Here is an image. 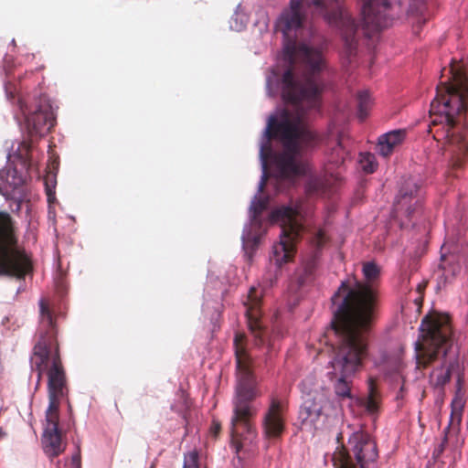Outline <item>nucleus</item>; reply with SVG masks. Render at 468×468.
<instances>
[{"label":"nucleus","mask_w":468,"mask_h":468,"mask_svg":"<svg viewBox=\"0 0 468 468\" xmlns=\"http://www.w3.org/2000/svg\"><path fill=\"white\" fill-rule=\"evenodd\" d=\"M285 58L290 68L282 77V97L294 107V112L282 110L279 116L271 115L266 127L268 140L278 139L283 151L275 155V165L284 178L300 176L305 166L299 160L303 151L319 143L317 133L305 122L308 111H318L324 80L320 73L324 67L322 52L318 48L295 41L285 47Z\"/></svg>","instance_id":"obj_1"},{"label":"nucleus","mask_w":468,"mask_h":468,"mask_svg":"<svg viewBox=\"0 0 468 468\" xmlns=\"http://www.w3.org/2000/svg\"><path fill=\"white\" fill-rule=\"evenodd\" d=\"M451 77L437 87L431 103L429 133L434 140L447 145L451 165L461 168L468 155V142L463 133L467 110L468 79L463 68L452 59L449 69Z\"/></svg>","instance_id":"obj_2"},{"label":"nucleus","mask_w":468,"mask_h":468,"mask_svg":"<svg viewBox=\"0 0 468 468\" xmlns=\"http://www.w3.org/2000/svg\"><path fill=\"white\" fill-rule=\"evenodd\" d=\"M380 267L373 261L363 264L364 281L349 284L342 282L333 296L335 302L341 294L332 321L333 328H348L368 334L377 318L380 303Z\"/></svg>","instance_id":"obj_3"},{"label":"nucleus","mask_w":468,"mask_h":468,"mask_svg":"<svg viewBox=\"0 0 468 468\" xmlns=\"http://www.w3.org/2000/svg\"><path fill=\"white\" fill-rule=\"evenodd\" d=\"M246 335L237 333L234 337V349L237 363V384L232 400L233 413L230 420L231 443L239 452L256 437L252 418L257 413L253 400L260 396L257 382L251 370L252 360L246 347Z\"/></svg>","instance_id":"obj_4"},{"label":"nucleus","mask_w":468,"mask_h":468,"mask_svg":"<svg viewBox=\"0 0 468 468\" xmlns=\"http://www.w3.org/2000/svg\"><path fill=\"white\" fill-rule=\"evenodd\" d=\"M315 15L339 28L344 42V55L351 63L356 56L359 26L343 8L342 0H291L290 8L284 10L277 22V27L286 38L292 31L302 27L309 9Z\"/></svg>","instance_id":"obj_5"},{"label":"nucleus","mask_w":468,"mask_h":468,"mask_svg":"<svg viewBox=\"0 0 468 468\" xmlns=\"http://www.w3.org/2000/svg\"><path fill=\"white\" fill-rule=\"evenodd\" d=\"M39 339L33 348L32 369L37 372V384L45 371L48 374V399L59 400L67 396L68 386L57 340V326L48 301H39Z\"/></svg>","instance_id":"obj_6"},{"label":"nucleus","mask_w":468,"mask_h":468,"mask_svg":"<svg viewBox=\"0 0 468 468\" xmlns=\"http://www.w3.org/2000/svg\"><path fill=\"white\" fill-rule=\"evenodd\" d=\"M337 337L333 348L329 372L334 390L339 399L351 398V378L359 372L368 356L367 334L348 329L333 328Z\"/></svg>","instance_id":"obj_7"},{"label":"nucleus","mask_w":468,"mask_h":468,"mask_svg":"<svg viewBox=\"0 0 468 468\" xmlns=\"http://www.w3.org/2000/svg\"><path fill=\"white\" fill-rule=\"evenodd\" d=\"M421 341L416 342V369L421 371L444 358L452 346L451 318L444 314L426 315L420 324Z\"/></svg>","instance_id":"obj_8"},{"label":"nucleus","mask_w":468,"mask_h":468,"mask_svg":"<svg viewBox=\"0 0 468 468\" xmlns=\"http://www.w3.org/2000/svg\"><path fill=\"white\" fill-rule=\"evenodd\" d=\"M361 14L363 27L366 32H378L391 26L402 12L416 19L418 25L425 24L426 0H402L397 5H390L388 0H362Z\"/></svg>","instance_id":"obj_9"},{"label":"nucleus","mask_w":468,"mask_h":468,"mask_svg":"<svg viewBox=\"0 0 468 468\" xmlns=\"http://www.w3.org/2000/svg\"><path fill=\"white\" fill-rule=\"evenodd\" d=\"M33 270L31 254L18 244L14 219L0 211V276L22 280Z\"/></svg>","instance_id":"obj_10"},{"label":"nucleus","mask_w":468,"mask_h":468,"mask_svg":"<svg viewBox=\"0 0 468 468\" xmlns=\"http://www.w3.org/2000/svg\"><path fill=\"white\" fill-rule=\"evenodd\" d=\"M303 208L301 206H283L273 210L271 221L281 228L280 241L272 247L271 261L280 269L282 264L291 261L296 252V243L304 232L303 223Z\"/></svg>","instance_id":"obj_11"},{"label":"nucleus","mask_w":468,"mask_h":468,"mask_svg":"<svg viewBox=\"0 0 468 468\" xmlns=\"http://www.w3.org/2000/svg\"><path fill=\"white\" fill-rule=\"evenodd\" d=\"M378 457L375 440L365 431L354 432L348 440V448L337 447L333 454L335 468H369Z\"/></svg>","instance_id":"obj_12"},{"label":"nucleus","mask_w":468,"mask_h":468,"mask_svg":"<svg viewBox=\"0 0 468 468\" xmlns=\"http://www.w3.org/2000/svg\"><path fill=\"white\" fill-rule=\"evenodd\" d=\"M17 102L20 112L25 118L29 136H42L54 126L55 117L52 107L45 98H39L30 106L21 99Z\"/></svg>","instance_id":"obj_13"},{"label":"nucleus","mask_w":468,"mask_h":468,"mask_svg":"<svg viewBox=\"0 0 468 468\" xmlns=\"http://www.w3.org/2000/svg\"><path fill=\"white\" fill-rule=\"evenodd\" d=\"M328 401L319 391L308 393L299 410V419L303 427L317 429L324 417V410Z\"/></svg>","instance_id":"obj_14"},{"label":"nucleus","mask_w":468,"mask_h":468,"mask_svg":"<svg viewBox=\"0 0 468 468\" xmlns=\"http://www.w3.org/2000/svg\"><path fill=\"white\" fill-rule=\"evenodd\" d=\"M261 294H259L255 287H251L248 292L244 305L246 306L248 326L254 337L256 346H261L265 343V329L261 321Z\"/></svg>","instance_id":"obj_15"},{"label":"nucleus","mask_w":468,"mask_h":468,"mask_svg":"<svg viewBox=\"0 0 468 468\" xmlns=\"http://www.w3.org/2000/svg\"><path fill=\"white\" fill-rule=\"evenodd\" d=\"M420 187V182L413 178L405 181L396 199V210H404L409 218L411 217L421 206Z\"/></svg>","instance_id":"obj_16"},{"label":"nucleus","mask_w":468,"mask_h":468,"mask_svg":"<svg viewBox=\"0 0 468 468\" xmlns=\"http://www.w3.org/2000/svg\"><path fill=\"white\" fill-rule=\"evenodd\" d=\"M285 429L283 406L277 399H272L263 418V432L269 438L280 437Z\"/></svg>","instance_id":"obj_17"},{"label":"nucleus","mask_w":468,"mask_h":468,"mask_svg":"<svg viewBox=\"0 0 468 468\" xmlns=\"http://www.w3.org/2000/svg\"><path fill=\"white\" fill-rule=\"evenodd\" d=\"M338 182L326 172L323 176H312L306 181L305 194L310 198L322 197L335 186Z\"/></svg>","instance_id":"obj_18"},{"label":"nucleus","mask_w":468,"mask_h":468,"mask_svg":"<svg viewBox=\"0 0 468 468\" xmlns=\"http://www.w3.org/2000/svg\"><path fill=\"white\" fill-rule=\"evenodd\" d=\"M349 152L346 149L344 144V138L342 135L338 137L337 144L332 148L328 155V164L325 166V172L335 177V181H341L340 171L335 173L332 166H335L340 169L347 158Z\"/></svg>","instance_id":"obj_19"},{"label":"nucleus","mask_w":468,"mask_h":468,"mask_svg":"<svg viewBox=\"0 0 468 468\" xmlns=\"http://www.w3.org/2000/svg\"><path fill=\"white\" fill-rule=\"evenodd\" d=\"M407 132L404 129L393 130L378 137V150L383 157L389 156L395 147L401 144L406 138Z\"/></svg>","instance_id":"obj_20"},{"label":"nucleus","mask_w":468,"mask_h":468,"mask_svg":"<svg viewBox=\"0 0 468 468\" xmlns=\"http://www.w3.org/2000/svg\"><path fill=\"white\" fill-rule=\"evenodd\" d=\"M25 181L26 177L16 168L0 171V194L7 197L10 190L21 186Z\"/></svg>","instance_id":"obj_21"},{"label":"nucleus","mask_w":468,"mask_h":468,"mask_svg":"<svg viewBox=\"0 0 468 468\" xmlns=\"http://www.w3.org/2000/svg\"><path fill=\"white\" fill-rule=\"evenodd\" d=\"M42 442L45 452L50 457L58 456L65 450L59 430L55 431L44 430Z\"/></svg>","instance_id":"obj_22"},{"label":"nucleus","mask_w":468,"mask_h":468,"mask_svg":"<svg viewBox=\"0 0 468 468\" xmlns=\"http://www.w3.org/2000/svg\"><path fill=\"white\" fill-rule=\"evenodd\" d=\"M317 269V253L315 252L311 258L306 260L303 266V270L298 274V282L301 286L307 284L314 280Z\"/></svg>","instance_id":"obj_23"},{"label":"nucleus","mask_w":468,"mask_h":468,"mask_svg":"<svg viewBox=\"0 0 468 468\" xmlns=\"http://www.w3.org/2000/svg\"><path fill=\"white\" fill-rule=\"evenodd\" d=\"M380 396L378 390L376 380L373 378L368 379V394L363 402L367 411L375 413L379 408Z\"/></svg>","instance_id":"obj_24"},{"label":"nucleus","mask_w":468,"mask_h":468,"mask_svg":"<svg viewBox=\"0 0 468 468\" xmlns=\"http://www.w3.org/2000/svg\"><path fill=\"white\" fill-rule=\"evenodd\" d=\"M59 400L48 399V407L46 412L45 430L55 431L58 430L59 421Z\"/></svg>","instance_id":"obj_25"},{"label":"nucleus","mask_w":468,"mask_h":468,"mask_svg":"<svg viewBox=\"0 0 468 468\" xmlns=\"http://www.w3.org/2000/svg\"><path fill=\"white\" fill-rule=\"evenodd\" d=\"M464 404L465 401L463 398L460 395L459 392H457L451 404V426H459L461 424Z\"/></svg>","instance_id":"obj_26"},{"label":"nucleus","mask_w":468,"mask_h":468,"mask_svg":"<svg viewBox=\"0 0 468 468\" xmlns=\"http://www.w3.org/2000/svg\"><path fill=\"white\" fill-rule=\"evenodd\" d=\"M357 116L360 121H364L371 109L372 100L367 90H361L357 92Z\"/></svg>","instance_id":"obj_27"},{"label":"nucleus","mask_w":468,"mask_h":468,"mask_svg":"<svg viewBox=\"0 0 468 468\" xmlns=\"http://www.w3.org/2000/svg\"><path fill=\"white\" fill-rule=\"evenodd\" d=\"M271 153H272V149H271V145L269 141L266 142L265 144H263L261 146L260 155H261V162H262L263 175H262L261 180V182L259 184V191L260 192H262L264 187H265V186H266V182H267V175H266L267 162H268L269 158L271 157Z\"/></svg>","instance_id":"obj_28"},{"label":"nucleus","mask_w":468,"mask_h":468,"mask_svg":"<svg viewBox=\"0 0 468 468\" xmlns=\"http://www.w3.org/2000/svg\"><path fill=\"white\" fill-rule=\"evenodd\" d=\"M431 382H433L436 387L444 386L451 379L450 367H446L444 365V363H442L441 368L433 370L431 372Z\"/></svg>","instance_id":"obj_29"},{"label":"nucleus","mask_w":468,"mask_h":468,"mask_svg":"<svg viewBox=\"0 0 468 468\" xmlns=\"http://www.w3.org/2000/svg\"><path fill=\"white\" fill-rule=\"evenodd\" d=\"M359 164L362 170L367 174L374 173L378 168L376 156L371 153H361L359 156Z\"/></svg>","instance_id":"obj_30"},{"label":"nucleus","mask_w":468,"mask_h":468,"mask_svg":"<svg viewBox=\"0 0 468 468\" xmlns=\"http://www.w3.org/2000/svg\"><path fill=\"white\" fill-rule=\"evenodd\" d=\"M198 459L199 455L197 451L194 450L188 452L184 455L183 468H199Z\"/></svg>","instance_id":"obj_31"},{"label":"nucleus","mask_w":468,"mask_h":468,"mask_svg":"<svg viewBox=\"0 0 468 468\" xmlns=\"http://www.w3.org/2000/svg\"><path fill=\"white\" fill-rule=\"evenodd\" d=\"M268 206V199L261 197H255V200L252 202L251 210L253 211V217L256 218L261 216V214L266 209Z\"/></svg>","instance_id":"obj_32"},{"label":"nucleus","mask_w":468,"mask_h":468,"mask_svg":"<svg viewBox=\"0 0 468 468\" xmlns=\"http://www.w3.org/2000/svg\"><path fill=\"white\" fill-rule=\"evenodd\" d=\"M326 241L327 238L323 229H317L312 238V243L316 250L321 249Z\"/></svg>","instance_id":"obj_33"},{"label":"nucleus","mask_w":468,"mask_h":468,"mask_svg":"<svg viewBox=\"0 0 468 468\" xmlns=\"http://www.w3.org/2000/svg\"><path fill=\"white\" fill-rule=\"evenodd\" d=\"M22 146L25 150V154H20L18 155V158L21 160V164H22L23 167L26 169H28L30 166V160L28 157L29 151H30V145L27 143L23 142Z\"/></svg>","instance_id":"obj_34"},{"label":"nucleus","mask_w":468,"mask_h":468,"mask_svg":"<svg viewBox=\"0 0 468 468\" xmlns=\"http://www.w3.org/2000/svg\"><path fill=\"white\" fill-rule=\"evenodd\" d=\"M210 433L214 436V437H217L219 433H220V431H221V423L219 420H213L212 422H211V426H210Z\"/></svg>","instance_id":"obj_35"},{"label":"nucleus","mask_w":468,"mask_h":468,"mask_svg":"<svg viewBox=\"0 0 468 468\" xmlns=\"http://www.w3.org/2000/svg\"><path fill=\"white\" fill-rule=\"evenodd\" d=\"M71 463L74 468H80L81 459H80V451L78 449V452L72 455Z\"/></svg>","instance_id":"obj_36"},{"label":"nucleus","mask_w":468,"mask_h":468,"mask_svg":"<svg viewBox=\"0 0 468 468\" xmlns=\"http://www.w3.org/2000/svg\"><path fill=\"white\" fill-rule=\"evenodd\" d=\"M446 443H447V437H444L442 442L433 452V455L435 457H439L442 453V452L444 451Z\"/></svg>","instance_id":"obj_37"},{"label":"nucleus","mask_w":468,"mask_h":468,"mask_svg":"<svg viewBox=\"0 0 468 468\" xmlns=\"http://www.w3.org/2000/svg\"><path fill=\"white\" fill-rule=\"evenodd\" d=\"M404 391H405V388H404V385H402L400 387V389H399L398 395H397V399H402Z\"/></svg>","instance_id":"obj_38"},{"label":"nucleus","mask_w":468,"mask_h":468,"mask_svg":"<svg viewBox=\"0 0 468 468\" xmlns=\"http://www.w3.org/2000/svg\"><path fill=\"white\" fill-rule=\"evenodd\" d=\"M457 269L459 270V266H453V268H452V276L455 275V272H456Z\"/></svg>","instance_id":"obj_39"},{"label":"nucleus","mask_w":468,"mask_h":468,"mask_svg":"<svg viewBox=\"0 0 468 468\" xmlns=\"http://www.w3.org/2000/svg\"><path fill=\"white\" fill-rule=\"evenodd\" d=\"M150 468H155L154 463H153Z\"/></svg>","instance_id":"obj_40"}]
</instances>
